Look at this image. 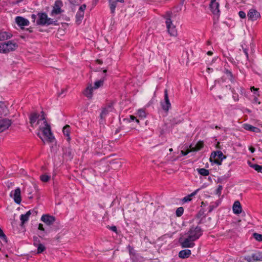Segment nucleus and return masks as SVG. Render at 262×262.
I'll return each instance as SVG.
<instances>
[{
	"label": "nucleus",
	"instance_id": "obj_12",
	"mask_svg": "<svg viewBox=\"0 0 262 262\" xmlns=\"http://www.w3.org/2000/svg\"><path fill=\"white\" fill-rule=\"evenodd\" d=\"M11 120L5 118L0 119V133L7 130L11 125Z\"/></svg>",
	"mask_w": 262,
	"mask_h": 262
},
{
	"label": "nucleus",
	"instance_id": "obj_57",
	"mask_svg": "<svg viewBox=\"0 0 262 262\" xmlns=\"http://www.w3.org/2000/svg\"><path fill=\"white\" fill-rule=\"evenodd\" d=\"M207 54L208 55H210H210H212L213 53H212V51H208V52H207Z\"/></svg>",
	"mask_w": 262,
	"mask_h": 262
},
{
	"label": "nucleus",
	"instance_id": "obj_48",
	"mask_svg": "<svg viewBox=\"0 0 262 262\" xmlns=\"http://www.w3.org/2000/svg\"><path fill=\"white\" fill-rule=\"evenodd\" d=\"M258 97L253 96V102L259 104L260 102L258 101Z\"/></svg>",
	"mask_w": 262,
	"mask_h": 262
},
{
	"label": "nucleus",
	"instance_id": "obj_7",
	"mask_svg": "<svg viewBox=\"0 0 262 262\" xmlns=\"http://www.w3.org/2000/svg\"><path fill=\"white\" fill-rule=\"evenodd\" d=\"M165 23L168 33L171 36H176L177 35V31L176 29V27L173 25L171 19L169 18H166Z\"/></svg>",
	"mask_w": 262,
	"mask_h": 262
},
{
	"label": "nucleus",
	"instance_id": "obj_27",
	"mask_svg": "<svg viewBox=\"0 0 262 262\" xmlns=\"http://www.w3.org/2000/svg\"><path fill=\"white\" fill-rule=\"evenodd\" d=\"M204 146V143L202 141H199L194 146L192 144L190 146V151H197L201 149Z\"/></svg>",
	"mask_w": 262,
	"mask_h": 262
},
{
	"label": "nucleus",
	"instance_id": "obj_14",
	"mask_svg": "<svg viewBox=\"0 0 262 262\" xmlns=\"http://www.w3.org/2000/svg\"><path fill=\"white\" fill-rule=\"evenodd\" d=\"M162 108L167 112L171 106V104L169 102L167 90H165L164 91V101L161 103Z\"/></svg>",
	"mask_w": 262,
	"mask_h": 262
},
{
	"label": "nucleus",
	"instance_id": "obj_32",
	"mask_svg": "<svg viewBox=\"0 0 262 262\" xmlns=\"http://www.w3.org/2000/svg\"><path fill=\"white\" fill-rule=\"evenodd\" d=\"M104 79H101L96 81L94 83V85L93 86L95 90L98 89L100 87L102 86L103 84Z\"/></svg>",
	"mask_w": 262,
	"mask_h": 262
},
{
	"label": "nucleus",
	"instance_id": "obj_37",
	"mask_svg": "<svg viewBox=\"0 0 262 262\" xmlns=\"http://www.w3.org/2000/svg\"><path fill=\"white\" fill-rule=\"evenodd\" d=\"M184 208L182 207H179L177 209L176 214L178 217H180L183 214Z\"/></svg>",
	"mask_w": 262,
	"mask_h": 262
},
{
	"label": "nucleus",
	"instance_id": "obj_23",
	"mask_svg": "<svg viewBox=\"0 0 262 262\" xmlns=\"http://www.w3.org/2000/svg\"><path fill=\"white\" fill-rule=\"evenodd\" d=\"M243 126V128L247 130L251 131L256 133H260L261 132L260 129H259L257 127H254L249 124L245 123L244 124Z\"/></svg>",
	"mask_w": 262,
	"mask_h": 262
},
{
	"label": "nucleus",
	"instance_id": "obj_18",
	"mask_svg": "<svg viewBox=\"0 0 262 262\" xmlns=\"http://www.w3.org/2000/svg\"><path fill=\"white\" fill-rule=\"evenodd\" d=\"M41 220L47 225H51L55 222V217L53 216L45 214L41 216Z\"/></svg>",
	"mask_w": 262,
	"mask_h": 262
},
{
	"label": "nucleus",
	"instance_id": "obj_31",
	"mask_svg": "<svg viewBox=\"0 0 262 262\" xmlns=\"http://www.w3.org/2000/svg\"><path fill=\"white\" fill-rule=\"evenodd\" d=\"M199 189H198L195 190L194 191H193L192 193H191L190 194L188 195L187 196L184 197L183 199V202H187L189 201H190L191 200V198L193 196H194L197 192L199 191Z\"/></svg>",
	"mask_w": 262,
	"mask_h": 262
},
{
	"label": "nucleus",
	"instance_id": "obj_55",
	"mask_svg": "<svg viewBox=\"0 0 262 262\" xmlns=\"http://www.w3.org/2000/svg\"><path fill=\"white\" fill-rule=\"evenodd\" d=\"M244 52L245 55H246V56L248 57V52H247V50L246 49H244Z\"/></svg>",
	"mask_w": 262,
	"mask_h": 262
},
{
	"label": "nucleus",
	"instance_id": "obj_19",
	"mask_svg": "<svg viewBox=\"0 0 262 262\" xmlns=\"http://www.w3.org/2000/svg\"><path fill=\"white\" fill-rule=\"evenodd\" d=\"M32 213H36V211L34 210H29L26 214H21L20 216V220L21 221L20 225L22 226L28 220L30 215Z\"/></svg>",
	"mask_w": 262,
	"mask_h": 262
},
{
	"label": "nucleus",
	"instance_id": "obj_9",
	"mask_svg": "<svg viewBox=\"0 0 262 262\" xmlns=\"http://www.w3.org/2000/svg\"><path fill=\"white\" fill-rule=\"evenodd\" d=\"M10 196L13 198L15 203L20 204L21 202V190L19 187L16 188L14 190L11 191Z\"/></svg>",
	"mask_w": 262,
	"mask_h": 262
},
{
	"label": "nucleus",
	"instance_id": "obj_58",
	"mask_svg": "<svg viewBox=\"0 0 262 262\" xmlns=\"http://www.w3.org/2000/svg\"><path fill=\"white\" fill-rule=\"evenodd\" d=\"M43 236H45V234L43 233H40V235H39V237H43Z\"/></svg>",
	"mask_w": 262,
	"mask_h": 262
},
{
	"label": "nucleus",
	"instance_id": "obj_8",
	"mask_svg": "<svg viewBox=\"0 0 262 262\" xmlns=\"http://www.w3.org/2000/svg\"><path fill=\"white\" fill-rule=\"evenodd\" d=\"M261 17L260 14L256 9L251 8L247 13V17L249 20L256 21Z\"/></svg>",
	"mask_w": 262,
	"mask_h": 262
},
{
	"label": "nucleus",
	"instance_id": "obj_4",
	"mask_svg": "<svg viewBox=\"0 0 262 262\" xmlns=\"http://www.w3.org/2000/svg\"><path fill=\"white\" fill-rule=\"evenodd\" d=\"M226 157L223 155L221 151H217L211 153L210 157V161L217 165H220L222 164L223 160Z\"/></svg>",
	"mask_w": 262,
	"mask_h": 262
},
{
	"label": "nucleus",
	"instance_id": "obj_63",
	"mask_svg": "<svg viewBox=\"0 0 262 262\" xmlns=\"http://www.w3.org/2000/svg\"><path fill=\"white\" fill-rule=\"evenodd\" d=\"M233 98L235 100H238L237 96L236 97V96H233Z\"/></svg>",
	"mask_w": 262,
	"mask_h": 262
},
{
	"label": "nucleus",
	"instance_id": "obj_35",
	"mask_svg": "<svg viewBox=\"0 0 262 262\" xmlns=\"http://www.w3.org/2000/svg\"><path fill=\"white\" fill-rule=\"evenodd\" d=\"M36 247L37 248V254L41 253L43 252L46 250L45 246L41 244L36 246Z\"/></svg>",
	"mask_w": 262,
	"mask_h": 262
},
{
	"label": "nucleus",
	"instance_id": "obj_43",
	"mask_svg": "<svg viewBox=\"0 0 262 262\" xmlns=\"http://www.w3.org/2000/svg\"><path fill=\"white\" fill-rule=\"evenodd\" d=\"M40 244V241L39 238L36 236L33 237V245L34 246H36Z\"/></svg>",
	"mask_w": 262,
	"mask_h": 262
},
{
	"label": "nucleus",
	"instance_id": "obj_11",
	"mask_svg": "<svg viewBox=\"0 0 262 262\" xmlns=\"http://www.w3.org/2000/svg\"><path fill=\"white\" fill-rule=\"evenodd\" d=\"M209 7L212 13L214 15H219V3L218 2L216 1V0H210Z\"/></svg>",
	"mask_w": 262,
	"mask_h": 262
},
{
	"label": "nucleus",
	"instance_id": "obj_6",
	"mask_svg": "<svg viewBox=\"0 0 262 262\" xmlns=\"http://www.w3.org/2000/svg\"><path fill=\"white\" fill-rule=\"evenodd\" d=\"M194 242L192 239H190L189 237L186 235V237H180L179 243L182 248H192L195 245Z\"/></svg>",
	"mask_w": 262,
	"mask_h": 262
},
{
	"label": "nucleus",
	"instance_id": "obj_5",
	"mask_svg": "<svg viewBox=\"0 0 262 262\" xmlns=\"http://www.w3.org/2000/svg\"><path fill=\"white\" fill-rule=\"evenodd\" d=\"M244 259L248 262L262 261V252H256L244 257Z\"/></svg>",
	"mask_w": 262,
	"mask_h": 262
},
{
	"label": "nucleus",
	"instance_id": "obj_1",
	"mask_svg": "<svg viewBox=\"0 0 262 262\" xmlns=\"http://www.w3.org/2000/svg\"><path fill=\"white\" fill-rule=\"evenodd\" d=\"M29 122L32 127L37 126L40 130L50 125L45 116H30Z\"/></svg>",
	"mask_w": 262,
	"mask_h": 262
},
{
	"label": "nucleus",
	"instance_id": "obj_34",
	"mask_svg": "<svg viewBox=\"0 0 262 262\" xmlns=\"http://www.w3.org/2000/svg\"><path fill=\"white\" fill-rule=\"evenodd\" d=\"M36 187L37 186L35 184H32L31 186H28V188H27V191L28 192V195L32 194L33 192V190H35L36 189Z\"/></svg>",
	"mask_w": 262,
	"mask_h": 262
},
{
	"label": "nucleus",
	"instance_id": "obj_49",
	"mask_svg": "<svg viewBox=\"0 0 262 262\" xmlns=\"http://www.w3.org/2000/svg\"><path fill=\"white\" fill-rule=\"evenodd\" d=\"M138 114H139L140 115H141L142 114H145L146 112L145 111V109L144 108H141V109H139L138 110Z\"/></svg>",
	"mask_w": 262,
	"mask_h": 262
},
{
	"label": "nucleus",
	"instance_id": "obj_45",
	"mask_svg": "<svg viewBox=\"0 0 262 262\" xmlns=\"http://www.w3.org/2000/svg\"><path fill=\"white\" fill-rule=\"evenodd\" d=\"M238 15L241 18H245L246 17V13L243 11H240L238 12Z\"/></svg>",
	"mask_w": 262,
	"mask_h": 262
},
{
	"label": "nucleus",
	"instance_id": "obj_56",
	"mask_svg": "<svg viewBox=\"0 0 262 262\" xmlns=\"http://www.w3.org/2000/svg\"><path fill=\"white\" fill-rule=\"evenodd\" d=\"M182 154L184 155V156H186V155H187V154L189 152H184V151H182Z\"/></svg>",
	"mask_w": 262,
	"mask_h": 262
},
{
	"label": "nucleus",
	"instance_id": "obj_20",
	"mask_svg": "<svg viewBox=\"0 0 262 262\" xmlns=\"http://www.w3.org/2000/svg\"><path fill=\"white\" fill-rule=\"evenodd\" d=\"M86 8V5H82L81 6H80L78 12H77L76 17V21H80L81 19L83 18V17L84 16V10Z\"/></svg>",
	"mask_w": 262,
	"mask_h": 262
},
{
	"label": "nucleus",
	"instance_id": "obj_52",
	"mask_svg": "<svg viewBox=\"0 0 262 262\" xmlns=\"http://www.w3.org/2000/svg\"><path fill=\"white\" fill-rule=\"evenodd\" d=\"M249 149L251 152H254L255 151V148L252 146H250Z\"/></svg>",
	"mask_w": 262,
	"mask_h": 262
},
{
	"label": "nucleus",
	"instance_id": "obj_40",
	"mask_svg": "<svg viewBox=\"0 0 262 262\" xmlns=\"http://www.w3.org/2000/svg\"><path fill=\"white\" fill-rule=\"evenodd\" d=\"M250 90L252 92L253 91V96H256V97L259 96V92H258V89L255 88L254 86H251L250 88Z\"/></svg>",
	"mask_w": 262,
	"mask_h": 262
},
{
	"label": "nucleus",
	"instance_id": "obj_13",
	"mask_svg": "<svg viewBox=\"0 0 262 262\" xmlns=\"http://www.w3.org/2000/svg\"><path fill=\"white\" fill-rule=\"evenodd\" d=\"M15 20L16 24L22 29L24 27L29 26L30 24L29 21L27 19L21 16L16 17Z\"/></svg>",
	"mask_w": 262,
	"mask_h": 262
},
{
	"label": "nucleus",
	"instance_id": "obj_47",
	"mask_svg": "<svg viewBox=\"0 0 262 262\" xmlns=\"http://www.w3.org/2000/svg\"><path fill=\"white\" fill-rule=\"evenodd\" d=\"M107 228H109L112 231L117 233V227L115 226H108Z\"/></svg>",
	"mask_w": 262,
	"mask_h": 262
},
{
	"label": "nucleus",
	"instance_id": "obj_54",
	"mask_svg": "<svg viewBox=\"0 0 262 262\" xmlns=\"http://www.w3.org/2000/svg\"><path fill=\"white\" fill-rule=\"evenodd\" d=\"M120 128L117 129L115 132V135H116L120 132Z\"/></svg>",
	"mask_w": 262,
	"mask_h": 262
},
{
	"label": "nucleus",
	"instance_id": "obj_46",
	"mask_svg": "<svg viewBox=\"0 0 262 262\" xmlns=\"http://www.w3.org/2000/svg\"><path fill=\"white\" fill-rule=\"evenodd\" d=\"M38 230H39L40 231H44V232H45V233H47V230L45 231V229L43 227V225L41 224H39L38 225Z\"/></svg>",
	"mask_w": 262,
	"mask_h": 262
},
{
	"label": "nucleus",
	"instance_id": "obj_51",
	"mask_svg": "<svg viewBox=\"0 0 262 262\" xmlns=\"http://www.w3.org/2000/svg\"><path fill=\"white\" fill-rule=\"evenodd\" d=\"M214 207L213 205H210L208 207L209 208V210H208V212H211L213 209H214Z\"/></svg>",
	"mask_w": 262,
	"mask_h": 262
},
{
	"label": "nucleus",
	"instance_id": "obj_59",
	"mask_svg": "<svg viewBox=\"0 0 262 262\" xmlns=\"http://www.w3.org/2000/svg\"><path fill=\"white\" fill-rule=\"evenodd\" d=\"M71 3H74L76 2L77 0H69Z\"/></svg>",
	"mask_w": 262,
	"mask_h": 262
},
{
	"label": "nucleus",
	"instance_id": "obj_36",
	"mask_svg": "<svg viewBox=\"0 0 262 262\" xmlns=\"http://www.w3.org/2000/svg\"><path fill=\"white\" fill-rule=\"evenodd\" d=\"M251 166L257 172L262 173V165L253 164Z\"/></svg>",
	"mask_w": 262,
	"mask_h": 262
},
{
	"label": "nucleus",
	"instance_id": "obj_22",
	"mask_svg": "<svg viewBox=\"0 0 262 262\" xmlns=\"http://www.w3.org/2000/svg\"><path fill=\"white\" fill-rule=\"evenodd\" d=\"M95 90L91 84H89L83 92V94L88 98L91 99L93 96V92Z\"/></svg>",
	"mask_w": 262,
	"mask_h": 262
},
{
	"label": "nucleus",
	"instance_id": "obj_2",
	"mask_svg": "<svg viewBox=\"0 0 262 262\" xmlns=\"http://www.w3.org/2000/svg\"><path fill=\"white\" fill-rule=\"evenodd\" d=\"M189 237L190 239H192L193 241L199 239L202 234V231L199 226H192L188 231L185 234Z\"/></svg>",
	"mask_w": 262,
	"mask_h": 262
},
{
	"label": "nucleus",
	"instance_id": "obj_44",
	"mask_svg": "<svg viewBox=\"0 0 262 262\" xmlns=\"http://www.w3.org/2000/svg\"><path fill=\"white\" fill-rule=\"evenodd\" d=\"M5 43L0 44V53H5Z\"/></svg>",
	"mask_w": 262,
	"mask_h": 262
},
{
	"label": "nucleus",
	"instance_id": "obj_39",
	"mask_svg": "<svg viewBox=\"0 0 262 262\" xmlns=\"http://www.w3.org/2000/svg\"><path fill=\"white\" fill-rule=\"evenodd\" d=\"M253 237L258 242H262V234L254 233L253 234Z\"/></svg>",
	"mask_w": 262,
	"mask_h": 262
},
{
	"label": "nucleus",
	"instance_id": "obj_50",
	"mask_svg": "<svg viewBox=\"0 0 262 262\" xmlns=\"http://www.w3.org/2000/svg\"><path fill=\"white\" fill-rule=\"evenodd\" d=\"M66 92V89H62L61 92L58 93V96H61L62 94H64Z\"/></svg>",
	"mask_w": 262,
	"mask_h": 262
},
{
	"label": "nucleus",
	"instance_id": "obj_21",
	"mask_svg": "<svg viewBox=\"0 0 262 262\" xmlns=\"http://www.w3.org/2000/svg\"><path fill=\"white\" fill-rule=\"evenodd\" d=\"M11 113V112L8 109L6 104L2 101V98L0 97V115H8Z\"/></svg>",
	"mask_w": 262,
	"mask_h": 262
},
{
	"label": "nucleus",
	"instance_id": "obj_15",
	"mask_svg": "<svg viewBox=\"0 0 262 262\" xmlns=\"http://www.w3.org/2000/svg\"><path fill=\"white\" fill-rule=\"evenodd\" d=\"M125 116H121V117L119 118V120L121 123H122V122L124 123L131 122H136L137 123L139 122V119H137L135 116H126L127 117H124Z\"/></svg>",
	"mask_w": 262,
	"mask_h": 262
},
{
	"label": "nucleus",
	"instance_id": "obj_30",
	"mask_svg": "<svg viewBox=\"0 0 262 262\" xmlns=\"http://www.w3.org/2000/svg\"><path fill=\"white\" fill-rule=\"evenodd\" d=\"M63 134L68 137L67 140L70 141V126L69 125H65L62 129Z\"/></svg>",
	"mask_w": 262,
	"mask_h": 262
},
{
	"label": "nucleus",
	"instance_id": "obj_64",
	"mask_svg": "<svg viewBox=\"0 0 262 262\" xmlns=\"http://www.w3.org/2000/svg\"><path fill=\"white\" fill-rule=\"evenodd\" d=\"M22 1H23V0H17V1H16V3H20V2H21Z\"/></svg>",
	"mask_w": 262,
	"mask_h": 262
},
{
	"label": "nucleus",
	"instance_id": "obj_62",
	"mask_svg": "<svg viewBox=\"0 0 262 262\" xmlns=\"http://www.w3.org/2000/svg\"><path fill=\"white\" fill-rule=\"evenodd\" d=\"M97 61L98 62V63L99 64H101L102 63V61L100 60H97Z\"/></svg>",
	"mask_w": 262,
	"mask_h": 262
},
{
	"label": "nucleus",
	"instance_id": "obj_10",
	"mask_svg": "<svg viewBox=\"0 0 262 262\" xmlns=\"http://www.w3.org/2000/svg\"><path fill=\"white\" fill-rule=\"evenodd\" d=\"M42 132L43 136L46 141L49 142H52L54 140L53 134L51 133L50 125L41 130Z\"/></svg>",
	"mask_w": 262,
	"mask_h": 262
},
{
	"label": "nucleus",
	"instance_id": "obj_17",
	"mask_svg": "<svg viewBox=\"0 0 262 262\" xmlns=\"http://www.w3.org/2000/svg\"><path fill=\"white\" fill-rule=\"evenodd\" d=\"M114 110L113 103L112 102L108 103L102 107L101 115H106L110 113H113Z\"/></svg>",
	"mask_w": 262,
	"mask_h": 262
},
{
	"label": "nucleus",
	"instance_id": "obj_61",
	"mask_svg": "<svg viewBox=\"0 0 262 262\" xmlns=\"http://www.w3.org/2000/svg\"><path fill=\"white\" fill-rule=\"evenodd\" d=\"M28 198L29 199H32L33 198V196L32 195V194L29 195V196H28Z\"/></svg>",
	"mask_w": 262,
	"mask_h": 262
},
{
	"label": "nucleus",
	"instance_id": "obj_33",
	"mask_svg": "<svg viewBox=\"0 0 262 262\" xmlns=\"http://www.w3.org/2000/svg\"><path fill=\"white\" fill-rule=\"evenodd\" d=\"M198 171L199 174L203 176H207L209 174V170L205 168L198 169Z\"/></svg>",
	"mask_w": 262,
	"mask_h": 262
},
{
	"label": "nucleus",
	"instance_id": "obj_25",
	"mask_svg": "<svg viewBox=\"0 0 262 262\" xmlns=\"http://www.w3.org/2000/svg\"><path fill=\"white\" fill-rule=\"evenodd\" d=\"M232 209L233 212L236 214H238L242 212V206L239 201H237L234 202Z\"/></svg>",
	"mask_w": 262,
	"mask_h": 262
},
{
	"label": "nucleus",
	"instance_id": "obj_41",
	"mask_svg": "<svg viewBox=\"0 0 262 262\" xmlns=\"http://www.w3.org/2000/svg\"><path fill=\"white\" fill-rule=\"evenodd\" d=\"M0 238H1L2 240H3L6 243L7 242V237L1 228H0Z\"/></svg>",
	"mask_w": 262,
	"mask_h": 262
},
{
	"label": "nucleus",
	"instance_id": "obj_42",
	"mask_svg": "<svg viewBox=\"0 0 262 262\" xmlns=\"http://www.w3.org/2000/svg\"><path fill=\"white\" fill-rule=\"evenodd\" d=\"M222 190L223 186L222 185H219L217 188L215 190V194H217L218 196H220Z\"/></svg>",
	"mask_w": 262,
	"mask_h": 262
},
{
	"label": "nucleus",
	"instance_id": "obj_29",
	"mask_svg": "<svg viewBox=\"0 0 262 262\" xmlns=\"http://www.w3.org/2000/svg\"><path fill=\"white\" fill-rule=\"evenodd\" d=\"M12 36V35L7 32H0V41L10 39Z\"/></svg>",
	"mask_w": 262,
	"mask_h": 262
},
{
	"label": "nucleus",
	"instance_id": "obj_26",
	"mask_svg": "<svg viewBox=\"0 0 262 262\" xmlns=\"http://www.w3.org/2000/svg\"><path fill=\"white\" fill-rule=\"evenodd\" d=\"M117 2L124 3V0H108L110 8L112 13H114Z\"/></svg>",
	"mask_w": 262,
	"mask_h": 262
},
{
	"label": "nucleus",
	"instance_id": "obj_28",
	"mask_svg": "<svg viewBox=\"0 0 262 262\" xmlns=\"http://www.w3.org/2000/svg\"><path fill=\"white\" fill-rule=\"evenodd\" d=\"M191 251L189 249H185L180 251L179 256L181 258H186L191 255Z\"/></svg>",
	"mask_w": 262,
	"mask_h": 262
},
{
	"label": "nucleus",
	"instance_id": "obj_3",
	"mask_svg": "<svg viewBox=\"0 0 262 262\" xmlns=\"http://www.w3.org/2000/svg\"><path fill=\"white\" fill-rule=\"evenodd\" d=\"M38 19L36 24L42 26H49L52 24H55L56 21L53 19L48 17V15L45 13L38 14Z\"/></svg>",
	"mask_w": 262,
	"mask_h": 262
},
{
	"label": "nucleus",
	"instance_id": "obj_60",
	"mask_svg": "<svg viewBox=\"0 0 262 262\" xmlns=\"http://www.w3.org/2000/svg\"><path fill=\"white\" fill-rule=\"evenodd\" d=\"M37 135H38V136L39 137V138L42 140V141L43 142H44V139H42V138L41 137V136H40V135H39V133H38V134H37Z\"/></svg>",
	"mask_w": 262,
	"mask_h": 262
},
{
	"label": "nucleus",
	"instance_id": "obj_24",
	"mask_svg": "<svg viewBox=\"0 0 262 262\" xmlns=\"http://www.w3.org/2000/svg\"><path fill=\"white\" fill-rule=\"evenodd\" d=\"M62 5V2L60 1H57L55 2V6L52 11V15L58 14L61 13L60 7Z\"/></svg>",
	"mask_w": 262,
	"mask_h": 262
},
{
	"label": "nucleus",
	"instance_id": "obj_38",
	"mask_svg": "<svg viewBox=\"0 0 262 262\" xmlns=\"http://www.w3.org/2000/svg\"><path fill=\"white\" fill-rule=\"evenodd\" d=\"M40 179L43 182H47L50 179V176L47 174H42L40 176Z\"/></svg>",
	"mask_w": 262,
	"mask_h": 262
},
{
	"label": "nucleus",
	"instance_id": "obj_53",
	"mask_svg": "<svg viewBox=\"0 0 262 262\" xmlns=\"http://www.w3.org/2000/svg\"><path fill=\"white\" fill-rule=\"evenodd\" d=\"M31 18L32 19L33 21H35L36 19V15L35 14H32L31 15Z\"/></svg>",
	"mask_w": 262,
	"mask_h": 262
},
{
	"label": "nucleus",
	"instance_id": "obj_16",
	"mask_svg": "<svg viewBox=\"0 0 262 262\" xmlns=\"http://www.w3.org/2000/svg\"><path fill=\"white\" fill-rule=\"evenodd\" d=\"M5 53L15 50L18 47L17 43L12 41L5 42Z\"/></svg>",
	"mask_w": 262,
	"mask_h": 262
}]
</instances>
